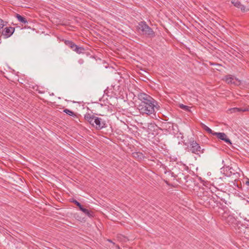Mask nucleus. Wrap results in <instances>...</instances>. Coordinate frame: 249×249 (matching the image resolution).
<instances>
[{
    "mask_svg": "<svg viewBox=\"0 0 249 249\" xmlns=\"http://www.w3.org/2000/svg\"><path fill=\"white\" fill-rule=\"evenodd\" d=\"M132 155V157L137 160H141L144 158V156L141 152H133Z\"/></svg>",
    "mask_w": 249,
    "mask_h": 249,
    "instance_id": "nucleus-9",
    "label": "nucleus"
},
{
    "mask_svg": "<svg viewBox=\"0 0 249 249\" xmlns=\"http://www.w3.org/2000/svg\"><path fill=\"white\" fill-rule=\"evenodd\" d=\"M239 8L243 12H245L246 11V7H245V6L244 5H242V4H241V6H240Z\"/></svg>",
    "mask_w": 249,
    "mask_h": 249,
    "instance_id": "nucleus-22",
    "label": "nucleus"
},
{
    "mask_svg": "<svg viewBox=\"0 0 249 249\" xmlns=\"http://www.w3.org/2000/svg\"><path fill=\"white\" fill-rule=\"evenodd\" d=\"M73 50L78 53H81L84 51V48L75 45V47L73 49Z\"/></svg>",
    "mask_w": 249,
    "mask_h": 249,
    "instance_id": "nucleus-14",
    "label": "nucleus"
},
{
    "mask_svg": "<svg viewBox=\"0 0 249 249\" xmlns=\"http://www.w3.org/2000/svg\"><path fill=\"white\" fill-rule=\"evenodd\" d=\"M233 80V78L231 76H229V77L227 76L226 78V81L229 84L232 83V81Z\"/></svg>",
    "mask_w": 249,
    "mask_h": 249,
    "instance_id": "nucleus-19",
    "label": "nucleus"
},
{
    "mask_svg": "<svg viewBox=\"0 0 249 249\" xmlns=\"http://www.w3.org/2000/svg\"><path fill=\"white\" fill-rule=\"evenodd\" d=\"M231 3L233 4V5L238 8H239L240 6H241V2L239 1H236V0H232Z\"/></svg>",
    "mask_w": 249,
    "mask_h": 249,
    "instance_id": "nucleus-17",
    "label": "nucleus"
},
{
    "mask_svg": "<svg viewBox=\"0 0 249 249\" xmlns=\"http://www.w3.org/2000/svg\"><path fill=\"white\" fill-rule=\"evenodd\" d=\"M116 248H117V249H121V248H120L119 246V245H116Z\"/></svg>",
    "mask_w": 249,
    "mask_h": 249,
    "instance_id": "nucleus-27",
    "label": "nucleus"
},
{
    "mask_svg": "<svg viewBox=\"0 0 249 249\" xmlns=\"http://www.w3.org/2000/svg\"><path fill=\"white\" fill-rule=\"evenodd\" d=\"M82 212H83L86 215H87L89 217H92L94 216L93 212L92 211H89V210H88L86 208H84Z\"/></svg>",
    "mask_w": 249,
    "mask_h": 249,
    "instance_id": "nucleus-12",
    "label": "nucleus"
},
{
    "mask_svg": "<svg viewBox=\"0 0 249 249\" xmlns=\"http://www.w3.org/2000/svg\"><path fill=\"white\" fill-rule=\"evenodd\" d=\"M78 207L81 211H82L84 209L83 206L81 204H80V205Z\"/></svg>",
    "mask_w": 249,
    "mask_h": 249,
    "instance_id": "nucleus-24",
    "label": "nucleus"
},
{
    "mask_svg": "<svg viewBox=\"0 0 249 249\" xmlns=\"http://www.w3.org/2000/svg\"><path fill=\"white\" fill-rule=\"evenodd\" d=\"M4 21L2 19L0 18V33H1V32L4 27Z\"/></svg>",
    "mask_w": 249,
    "mask_h": 249,
    "instance_id": "nucleus-20",
    "label": "nucleus"
},
{
    "mask_svg": "<svg viewBox=\"0 0 249 249\" xmlns=\"http://www.w3.org/2000/svg\"><path fill=\"white\" fill-rule=\"evenodd\" d=\"M63 111L65 113H66L67 114H68L70 116H76L75 114L72 111H71L69 109H65Z\"/></svg>",
    "mask_w": 249,
    "mask_h": 249,
    "instance_id": "nucleus-16",
    "label": "nucleus"
},
{
    "mask_svg": "<svg viewBox=\"0 0 249 249\" xmlns=\"http://www.w3.org/2000/svg\"><path fill=\"white\" fill-rule=\"evenodd\" d=\"M168 124H170V125H171L173 126V124L172 123L168 122Z\"/></svg>",
    "mask_w": 249,
    "mask_h": 249,
    "instance_id": "nucleus-28",
    "label": "nucleus"
},
{
    "mask_svg": "<svg viewBox=\"0 0 249 249\" xmlns=\"http://www.w3.org/2000/svg\"><path fill=\"white\" fill-rule=\"evenodd\" d=\"M248 110L249 109L247 107H234L231 109V112H245Z\"/></svg>",
    "mask_w": 249,
    "mask_h": 249,
    "instance_id": "nucleus-10",
    "label": "nucleus"
},
{
    "mask_svg": "<svg viewBox=\"0 0 249 249\" xmlns=\"http://www.w3.org/2000/svg\"><path fill=\"white\" fill-rule=\"evenodd\" d=\"M187 146L188 149L192 153L197 155L199 157L200 156L201 154L204 153L205 151V149L201 148L200 145L193 138L189 140Z\"/></svg>",
    "mask_w": 249,
    "mask_h": 249,
    "instance_id": "nucleus-3",
    "label": "nucleus"
},
{
    "mask_svg": "<svg viewBox=\"0 0 249 249\" xmlns=\"http://www.w3.org/2000/svg\"><path fill=\"white\" fill-rule=\"evenodd\" d=\"M246 184L248 186H249V179L248 178L247 181H246Z\"/></svg>",
    "mask_w": 249,
    "mask_h": 249,
    "instance_id": "nucleus-25",
    "label": "nucleus"
},
{
    "mask_svg": "<svg viewBox=\"0 0 249 249\" xmlns=\"http://www.w3.org/2000/svg\"><path fill=\"white\" fill-rule=\"evenodd\" d=\"M16 17L18 19V20L20 22H22L24 24H25L28 22L27 20L24 17L21 16L20 15L18 14H16Z\"/></svg>",
    "mask_w": 249,
    "mask_h": 249,
    "instance_id": "nucleus-11",
    "label": "nucleus"
},
{
    "mask_svg": "<svg viewBox=\"0 0 249 249\" xmlns=\"http://www.w3.org/2000/svg\"><path fill=\"white\" fill-rule=\"evenodd\" d=\"M138 31L148 37L152 38L155 36V32L145 21H141L139 23L137 26Z\"/></svg>",
    "mask_w": 249,
    "mask_h": 249,
    "instance_id": "nucleus-2",
    "label": "nucleus"
},
{
    "mask_svg": "<svg viewBox=\"0 0 249 249\" xmlns=\"http://www.w3.org/2000/svg\"><path fill=\"white\" fill-rule=\"evenodd\" d=\"M138 97L139 100L141 101V103L151 104V102H156L155 100L150 96L144 93H140L139 94Z\"/></svg>",
    "mask_w": 249,
    "mask_h": 249,
    "instance_id": "nucleus-5",
    "label": "nucleus"
},
{
    "mask_svg": "<svg viewBox=\"0 0 249 249\" xmlns=\"http://www.w3.org/2000/svg\"><path fill=\"white\" fill-rule=\"evenodd\" d=\"M84 118L96 130H101L107 126L106 121L101 118L96 117L89 113H87Z\"/></svg>",
    "mask_w": 249,
    "mask_h": 249,
    "instance_id": "nucleus-1",
    "label": "nucleus"
},
{
    "mask_svg": "<svg viewBox=\"0 0 249 249\" xmlns=\"http://www.w3.org/2000/svg\"><path fill=\"white\" fill-rule=\"evenodd\" d=\"M179 107L182 109L190 111V107L188 106L180 104L179 105Z\"/></svg>",
    "mask_w": 249,
    "mask_h": 249,
    "instance_id": "nucleus-18",
    "label": "nucleus"
},
{
    "mask_svg": "<svg viewBox=\"0 0 249 249\" xmlns=\"http://www.w3.org/2000/svg\"><path fill=\"white\" fill-rule=\"evenodd\" d=\"M107 241L110 243H112L113 245H115V243L113 242L110 239H108Z\"/></svg>",
    "mask_w": 249,
    "mask_h": 249,
    "instance_id": "nucleus-26",
    "label": "nucleus"
},
{
    "mask_svg": "<svg viewBox=\"0 0 249 249\" xmlns=\"http://www.w3.org/2000/svg\"><path fill=\"white\" fill-rule=\"evenodd\" d=\"M64 42L67 46H68L72 50L74 48V47H75L76 44L72 41L66 40Z\"/></svg>",
    "mask_w": 249,
    "mask_h": 249,
    "instance_id": "nucleus-13",
    "label": "nucleus"
},
{
    "mask_svg": "<svg viewBox=\"0 0 249 249\" xmlns=\"http://www.w3.org/2000/svg\"><path fill=\"white\" fill-rule=\"evenodd\" d=\"M78 207L81 211H82L84 209L83 206L81 204H80V205Z\"/></svg>",
    "mask_w": 249,
    "mask_h": 249,
    "instance_id": "nucleus-23",
    "label": "nucleus"
},
{
    "mask_svg": "<svg viewBox=\"0 0 249 249\" xmlns=\"http://www.w3.org/2000/svg\"><path fill=\"white\" fill-rule=\"evenodd\" d=\"M154 103L155 102H151V104L140 103L138 108L141 113L142 114H145L148 115L154 114L155 115V107L156 106Z\"/></svg>",
    "mask_w": 249,
    "mask_h": 249,
    "instance_id": "nucleus-4",
    "label": "nucleus"
},
{
    "mask_svg": "<svg viewBox=\"0 0 249 249\" xmlns=\"http://www.w3.org/2000/svg\"><path fill=\"white\" fill-rule=\"evenodd\" d=\"M222 218L229 225L234 223L236 220L232 215L229 214L227 213H224L222 215Z\"/></svg>",
    "mask_w": 249,
    "mask_h": 249,
    "instance_id": "nucleus-7",
    "label": "nucleus"
},
{
    "mask_svg": "<svg viewBox=\"0 0 249 249\" xmlns=\"http://www.w3.org/2000/svg\"><path fill=\"white\" fill-rule=\"evenodd\" d=\"M75 204L77 207L80 205V203L77 201L76 200L73 199L71 201Z\"/></svg>",
    "mask_w": 249,
    "mask_h": 249,
    "instance_id": "nucleus-21",
    "label": "nucleus"
},
{
    "mask_svg": "<svg viewBox=\"0 0 249 249\" xmlns=\"http://www.w3.org/2000/svg\"><path fill=\"white\" fill-rule=\"evenodd\" d=\"M14 30H15L14 28H13L12 27H9V28L6 27L4 29H2L1 33H2V35H3L5 36H6V37H8L12 35Z\"/></svg>",
    "mask_w": 249,
    "mask_h": 249,
    "instance_id": "nucleus-8",
    "label": "nucleus"
},
{
    "mask_svg": "<svg viewBox=\"0 0 249 249\" xmlns=\"http://www.w3.org/2000/svg\"><path fill=\"white\" fill-rule=\"evenodd\" d=\"M213 136H216L219 139L224 141L228 144H231V140L227 137V136L223 132H215L213 133Z\"/></svg>",
    "mask_w": 249,
    "mask_h": 249,
    "instance_id": "nucleus-6",
    "label": "nucleus"
},
{
    "mask_svg": "<svg viewBox=\"0 0 249 249\" xmlns=\"http://www.w3.org/2000/svg\"><path fill=\"white\" fill-rule=\"evenodd\" d=\"M203 128L206 130L208 133L211 134L213 135V133H214L215 132H213L211 129H210L209 127H208L207 125L203 124L202 125Z\"/></svg>",
    "mask_w": 249,
    "mask_h": 249,
    "instance_id": "nucleus-15",
    "label": "nucleus"
}]
</instances>
